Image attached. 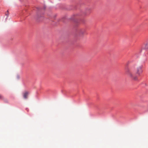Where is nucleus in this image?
<instances>
[{"mask_svg":"<svg viewBox=\"0 0 148 148\" xmlns=\"http://www.w3.org/2000/svg\"><path fill=\"white\" fill-rule=\"evenodd\" d=\"M142 67L141 66L138 67L135 70L133 68L131 69H127L126 70V74L130 78L135 80H137V77L136 76L135 74L139 75L142 73Z\"/></svg>","mask_w":148,"mask_h":148,"instance_id":"1","label":"nucleus"},{"mask_svg":"<svg viewBox=\"0 0 148 148\" xmlns=\"http://www.w3.org/2000/svg\"><path fill=\"white\" fill-rule=\"evenodd\" d=\"M85 30L83 29H81L78 31V35L80 36H82L84 34Z\"/></svg>","mask_w":148,"mask_h":148,"instance_id":"2","label":"nucleus"},{"mask_svg":"<svg viewBox=\"0 0 148 148\" xmlns=\"http://www.w3.org/2000/svg\"><path fill=\"white\" fill-rule=\"evenodd\" d=\"M29 94V93L27 92H25L23 94V97L25 99H26L28 97V96Z\"/></svg>","mask_w":148,"mask_h":148,"instance_id":"3","label":"nucleus"},{"mask_svg":"<svg viewBox=\"0 0 148 148\" xmlns=\"http://www.w3.org/2000/svg\"><path fill=\"white\" fill-rule=\"evenodd\" d=\"M144 48L146 50L148 49V41L145 44Z\"/></svg>","mask_w":148,"mask_h":148,"instance_id":"4","label":"nucleus"},{"mask_svg":"<svg viewBox=\"0 0 148 148\" xmlns=\"http://www.w3.org/2000/svg\"><path fill=\"white\" fill-rule=\"evenodd\" d=\"M8 13H9L8 11L7 10V13H6L5 14V15L7 16V17H8Z\"/></svg>","mask_w":148,"mask_h":148,"instance_id":"5","label":"nucleus"},{"mask_svg":"<svg viewBox=\"0 0 148 148\" xmlns=\"http://www.w3.org/2000/svg\"><path fill=\"white\" fill-rule=\"evenodd\" d=\"M3 97L1 95H0V99H3Z\"/></svg>","mask_w":148,"mask_h":148,"instance_id":"6","label":"nucleus"}]
</instances>
